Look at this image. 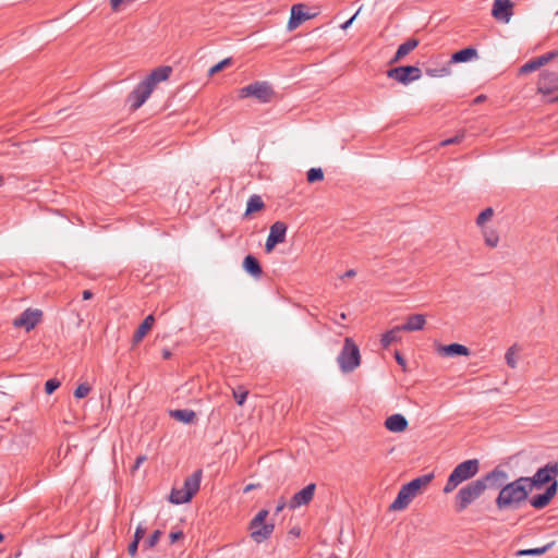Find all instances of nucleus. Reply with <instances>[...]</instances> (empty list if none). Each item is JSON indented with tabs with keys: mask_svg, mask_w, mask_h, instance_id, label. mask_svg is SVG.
I'll list each match as a JSON object with an SVG mask.
<instances>
[{
	"mask_svg": "<svg viewBox=\"0 0 558 558\" xmlns=\"http://www.w3.org/2000/svg\"><path fill=\"white\" fill-rule=\"evenodd\" d=\"M527 481L521 476L510 483H507L500 490L496 498V507L498 510H517L527 499L531 493L529 489Z\"/></svg>",
	"mask_w": 558,
	"mask_h": 558,
	"instance_id": "nucleus-1",
	"label": "nucleus"
},
{
	"mask_svg": "<svg viewBox=\"0 0 558 558\" xmlns=\"http://www.w3.org/2000/svg\"><path fill=\"white\" fill-rule=\"evenodd\" d=\"M434 478V473L424 474L418 476L411 482L404 484L393 502L390 505V510H403L405 509L410 502L416 497V495L421 492V489L427 486Z\"/></svg>",
	"mask_w": 558,
	"mask_h": 558,
	"instance_id": "nucleus-2",
	"label": "nucleus"
},
{
	"mask_svg": "<svg viewBox=\"0 0 558 558\" xmlns=\"http://www.w3.org/2000/svg\"><path fill=\"white\" fill-rule=\"evenodd\" d=\"M480 470L477 459H470L459 463L450 473L444 486V493H452L461 483L473 478Z\"/></svg>",
	"mask_w": 558,
	"mask_h": 558,
	"instance_id": "nucleus-3",
	"label": "nucleus"
},
{
	"mask_svg": "<svg viewBox=\"0 0 558 558\" xmlns=\"http://www.w3.org/2000/svg\"><path fill=\"white\" fill-rule=\"evenodd\" d=\"M203 471L201 469L194 471L190 476L184 480L182 488H172L169 495V501L174 505H182L189 502L193 496L198 492Z\"/></svg>",
	"mask_w": 558,
	"mask_h": 558,
	"instance_id": "nucleus-4",
	"label": "nucleus"
},
{
	"mask_svg": "<svg viewBox=\"0 0 558 558\" xmlns=\"http://www.w3.org/2000/svg\"><path fill=\"white\" fill-rule=\"evenodd\" d=\"M337 363L342 373L348 374L356 369L361 364V353L352 338L347 337L343 347L337 356Z\"/></svg>",
	"mask_w": 558,
	"mask_h": 558,
	"instance_id": "nucleus-5",
	"label": "nucleus"
},
{
	"mask_svg": "<svg viewBox=\"0 0 558 558\" xmlns=\"http://www.w3.org/2000/svg\"><path fill=\"white\" fill-rule=\"evenodd\" d=\"M485 492V484L475 480L459 489L454 498L457 512L464 511L472 502L478 499Z\"/></svg>",
	"mask_w": 558,
	"mask_h": 558,
	"instance_id": "nucleus-6",
	"label": "nucleus"
},
{
	"mask_svg": "<svg viewBox=\"0 0 558 558\" xmlns=\"http://www.w3.org/2000/svg\"><path fill=\"white\" fill-rule=\"evenodd\" d=\"M268 514V510L262 509L250 522L251 537L256 543H263L267 541L275 530V524L272 522H266Z\"/></svg>",
	"mask_w": 558,
	"mask_h": 558,
	"instance_id": "nucleus-7",
	"label": "nucleus"
},
{
	"mask_svg": "<svg viewBox=\"0 0 558 558\" xmlns=\"http://www.w3.org/2000/svg\"><path fill=\"white\" fill-rule=\"evenodd\" d=\"M558 476V462H549L545 466L539 468L536 473L529 477L524 476V480L527 481V486L531 492L534 488H542L544 485H549L553 481H557Z\"/></svg>",
	"mask_w": 558,
	"mask_h": 558,
	"instance_id": "nucleus-8",
	"label": "nucleus"
},
{
	"mask_svg": "<svg viewBox=\"0 0 558 558\" xmlns=\"http://www.w3.org/2000/svg\"><path fill=\"white\" fill-rule=\"evenodd\" d=\"M274 95V89L268 82H254L239 90L240 98L254 97L262 104L269 102Z\"/></svg>",
	"mask_w": 558,
	"mask_h": 558,
	"instance_id": "nucleus-9",
	"label": "nucleus"
},
{
	"mask_svg": "<svg viewBox=\"0 0 558 558\" xmlns=\"http://www.w3.org/2000/svg\"><path fill=\"white\" fill-rule=\"evenodd\" d=\"M387 76L400 84L408 85L422 77V71L415 65H401L387 71Z\"/></svg>",
	"mask_w": 558,
	"mask_h": 558,
	"instance_id": "nucleus-10",
	"label": "nucleus"
},
{
	"mask_svg": "<svg viewBox=\"0 0 558 558\" xmlns=\"http://www.w3.org/2000/svg\"><path fill=\"white\" fill-rule=\"evenodd\" d=\"M153 88L144 80L140 82L128 96L131 108L136 110L141 108L153 93Z\"/></svg>",
	"mask_w": 558,
	"mask_h": 558,
	"instance_id": "nucleus-11",
	"label": "nucleus"
},
{
	"mask_svg": "<svg viewBox=\"0 0 558 558\" xmlns=\"http://www.w3.org/2000/svg\"><path fill=\"white\" fill-rule=\"evenodd\" d=\"M287 225L283 221H276L270 226L269 234L265 243V251L270 253L275 246L284 242L287 234Z\"/></svg>",
	"mask_w": 558,
	"mask_h": 558,
	"instance_id": "nucleus-12",
	"label": "nucleus"
},
{
	"mask_svg": "<svg viewBox=\"0 0 558 558\" xmlns=\"http://www.w3.org/2000/svg\"><path fill=\"white\" fill-rule=\"evenodd\" d=\"M41 316L40 310L27 308L13 320V326L16 328L23 327L26 331H31L39 324Z\"/></svg>",
	"mask_w": 558,
	"mask_h": 558,
	"instance_id": "nucleus-13",
	"label": "nucleus"
},
{
	"mask_svg": "<svg viewBox=\"0 0 558 558\" xmlns=\"http://www.w3.org/2000/svg\"><path fill=\"white\" fill-rule=\"evenodd\" d=\"M477 480L485 484V490L487 488L501 489L507 484L508 474L506 471L497 466Z\"/></svg>",
	"mask_w": 558,
	"mask_h": 558,
	"instance_id": "nucleus-14",
	"label": "nucleus"
},
{
	"mask_svg": "<svg viewBox=\"0 0 558 558\" xmlns=\"http://www.w3.org/2000/svg\"><path fill=\"white\" fill-rule=\"evenodd\" d=\"M558 490V482L553 481L545 489L543 494L534 495L527 499L530 505L535 509H544L547 507L551 499L556 496Z\"/></svg>",
	"mask_w": 558,
	"mask_h": 558,
	"instance_id": "nucleus-15",
	"label": "nucleus"
},
{
	"mask_svg": "<svg viewBox=\"0 0 558 558\" xmlns=\"http://www.w3.org/2000/svg\"><path fill=\"white\" fill-rule=\"evenodd\" d=\"M513 3L511 0H494L492 15L501 23H509L513 15Z\"/></svg>",
	"mask_w": 558,
	"mask_h": 558,
	"instance_id": "nucleus-16",
	"label": "nucleus"
},
{
	"mask_svg": "<svg viewBox=\"0 0 558 558\" xmlns=\"http://www.w3.org/2000/svg\"><path fill=\"white\" fill-rule=\"evenodd\" d=\"M558 90V73L543 71L537 82V92L544 95Z\"/></svg>",
	"mask_w": 558,
	"mask_h": 558,
	"instance_id": "nucleus-17",
	"label": "nucleus"
},
{
	"mask_svg": "<svg viewBox=\"0 0 558 558\" xmlns=\"http://www.w3.org/2000/svg\"><path fill=\"white\" fill-rule=\"evenodd\" d=\"M316 485L314 483L308 484L300 492L295 493L290 499L289 507L290 509H296L301 506L308 505L315 494Z\"/></svg>",
	"mask_w": 558,
	"mask_h": 558,
	"instance_id": "nucleus-18",
	"label": "nucleus"
},
{
	"mask_svg": "<svg viewBox=\"0 0 558 558\" xmlns=\"http://www.w3.org/2000/svg\"><path fill=\"white\" fill-rule=\"evenodd\" d=\"M305 9L306 5L303 3H296L292 5L291 15L288 22V28L290 31L295 29L304 21H307L313 17V15L306 12Z\"/></svg>",
	"mask_w": 558,
	"mask_h": 558,
	"instance_id": "nucleus-19",
	"label": "nucleus"
},
{
	"mask_svg": "<svg viewBox=\"0 0 558 558\" xmlns=\"http://www.w3.org/2000/svg\"><path fill=\"white\" fill-rule=\"evenodd\" d=\"M172 73V68L169 65H161L154 69L150 74L145 77V82L155 89L156 85L160 82L167 81Z\"/></svg>",
	"mask_w": 558,
	"mask_h": 558,
	"instance_id": "nucleus-20",
	"label": "nucleus"
},
{
	"mask_svg": "<svg viewBox=\"0 0 558 558\" xmlns=\"http://www.w3.org/2000/svg\"><path fill=\"white\" fill-rule=\"evenodd\" d=\"M420 44V40L416 38H410L403 44H401L392 59L390 60V64L397 63L401 61L405 56H408L412 50H414Z\"/></svg>",
	"mask_w": 558,
	"mask_h": 558,
	"instance_id": "nucleus-21",
	"label": "nucleus"
},
{
	"mask_svg": "<svg viewBox=\"0 0 558 558\" xmlns=\"http://www.w3.org/2000/svg\"><path fill=\"white\" fill-rule=\"evenodd\" d=\"M426 324L425 316L423 314H413L407 318L403 325H400L401 331H418L424 328Z\"/></svg>",
	"mask_w": 558,
	"mask_h": 558,
	"instance_id": "nucleus-22",
	"label": "nucleus"
},
{
	"mask_svg": "<svg viewBox=\"0 0 558 558\" xmlns=\"http://www.w3.org/2000/svg\"><path fill=\"white\" fill-rule=\"evenodd\" d=\"M385 427L393 433H400L407 429L408 421L402 414H393L386 418Z\"/></svg>",
	"mask_w": 558,
	"mask_h": 558,
	"instance_id": "nucleus-23",
	"label": "nucleus"
},
{
	"mask_svg": "<svg viewBox=\"0 0 558 558\" xmlns=\"http://www.w3.org/2000/svg\"><path fill=\"white\" fill-rule=\"evenodd\" d=\"M243 268L247 274H250L254 278H260L263 274L259 260L253 255H247L244 257Z\"/></svg>",
	"mask_w": 558,
	"mask_h": 558,
	"instance_id": "nucleus-24",
	"label": "nucleus"
},
{
	"mask_svg": "<svg viewBox=\"0 0 558 558\" xmlns=\"http://www.w3.org/2000/svg\"><path fill=\"white\" fill-rule=\"evenodd\" d=\"M154 322H155V317L154 315H148L146 316V318L143 320V323L138 326V328L136 329V331L134 332L133 335V343L134 344H137L140 343L143 338L148 333V331L151 329L153 325H154Z\"/></svg>",
	"mask_w": 558,
	"mask_h": 558,
	"instance_id": "nucleus-25",
	"label": "nucleus"
},
{
	"mask_svg": "<svg viewBox=\"0 0 558 558\" xmlns=\"http://www.w3.org/2000/svg\"><path fill=\"white\" fill-rule=\"evenodd\" d=\"M477 58V50L473 47H466L452 53L449 63H462Z\"/></svg>",
	"mask_w": 558,
	"mask_h": 558,
	"instance_id": "nucleus-26",
	"label": "nucleus"
},
{
	"mask_svg": "<svg viewBox=\"0 0 558 558\" xmlns=\"http://www.w3.org/2000/svg\"><path fill=\"white\" fill-rule=\"evenodd\" d=\"M169 414L172 418L185 424H191L196 421V413L190 409L171 410Z\"/></svg>",
	"mask_w": 558,
	"mask_h": 558,
	"instance_id": "nucleus-27",
	"label": "nucleus"
},
{
	"mask_svg": "<svg viewBox=\"0 0 558 558\" xmlns=\"http://www.w3.org/2000/svg\"><path fill=\"white\" fill-rule=\"evenodd\" d=\"M439 352L447 356H456V355H469L470 350L460 343H451L448 345H442L439 349Z\"/></svg>",
	"mask_w": 558,
	"mask_h": 558,
	"instance_id": "nucleus-28",
	"label": "nucleus"
},
{
	"mask_svg": "<svg viewBox=\"0 0 558 558\" xmlns=\"http://www.w3.org/2000/svg\"><path fill=\"white\" fill-rule=\"evenodd\" d=\"M554 542H550L542 547L537 548H530V549H520L515 553V556L523 557V556H542L545 553H547L553 546Z\"/></svg>",
	"mask_w": 558,
	"mask_h": 558,
	"instance_id": "nucleus-29",
	"label": "nucleus"
},
{
	"mask_svg": "<svg viewBox=\"0 0 558 558\" xmlns=\"http://www.w3.org/2000/svg\"><path fill=\"white\" fill-rule=\"evenodd\" d=\"M401 329L399 326L393 327L381 336L380 342L384 348H388L392 342L400 339Z\"/></svg>",
	"mask_w": 558,
	"mask_h": 558,
	"instance_id": "nucleus-30",
	"label": "nucleus"
},
{
	"mask_svg": "<svg viewBox=\"0 0 558 558\" xmlns=\"http://www.w3.org/2000/svg\"><path fill=\"white\" fill-rule=\"evenodd\" d=\"M265 206L263 199L258 195H252L246 204L245 216L263 209Z\"/></svg>",
	"mask_w": 558,
	"mask_h": 558,
	"instance_id": "nucleus-31",
	"label": "nucleus"
},
{
	"mask_svg": "<svg viewBox=\"0 0 558 558\" xmlns=\"http://www.w3.org/2000/svg\"><path fill=\"white\" fill-rule=\"evenodd\" d=\"M485 244L489 247H496L499 243V235L495 230H483Z\"/></svg>",
	"mask_w": 558,
	"mask_h": 558,
	"instance_id": "nucleus-32",
	"label": "nucleus"
},
{
	"mask_svg": "<svg viewBox=\"0 0 558 558\" xmlns=\"http://www.w3.org/2000/svg\"><path fill=\"white\" fill-rule=\"evenodd\" d=\"M425 73L430 77H442L450 74V68L448 65L441 68H426Z\"/></svg>",
	"mask_w": 558,
	"mask_h": 558,
	"instance_id": "nucleus-33",
	"label": "nucleus"
},
{
	"mask_svg": "<svg viewBox=\"0 0 558 558\" xmlns=\"http://www.w3.org/2000/svg\"><path fill=\"white\" fill-rule=\"evenodd\" d=\"M306 179L310 183L322 181L324 179L322 168H311L306 173Z\"/></svg>",
	"mask_w": 558,
	"mask_h": 558,
	"instance_id": "nucleus-34",
	"label": "nucleus"
},
{
	"mask_svg": "<svg viewBox=\"0 0 558 558\" xmlns=\"http://www.w3.org/2000/svg\"><path fill=\"white\" fill-rule=\"evenodd\" d=\"M162 532L160 530H156L153 534L143 543L144 549H150L156 546L159 542Z\"/></svg>",
	"mask_w": 558,
	"mask_h": 558,
	"instance_id": "nucleus-35",
	"label": "nucleus"
},
{
	"mask_svg": "<svg viewBox=\"0 0 558 558\" xmlns=\"http://www.w3.org/2000/svg\"><path fill=\"white\" fill-rule=\"evenodd\" d=\"M494 215V210L492 207L485 208L476 218V225L478 227H483L484 223L489 220Z\"/></svg>",
	"mask_w": 558,
	"mask_h": 558,
	"instance_id": "nucleus-36",
	"label": "nucleus"
},
{
	"mask_svg": "<svg viewBox=\"0 0 558 558\" xmlns=\"http://www.w3.org/2000/svg\"><path fill=\"white\" fill-rule=\"evenodd\" d=\"M92 390V387L87 383L80 384L74 390V397L77 399L85 398Z\"/></svg>",
	"mask_w": 558,
	"mask_h": 558,
	"instance_id": "nucleus-37",
	"label": "nucleus"
},
{
	"mask_svg": "<svg viewBox=\"0 0 558 558\" xmlns=\"http://www.w3.org/2000/svg\"><path fill=\"white\" fill-rule=\"evenodd\" d=\"M247 395H248V391L246 389H244L243 387H239L238 389L233 390V398L239 405L244 404Z\"/></svg>",
	"mask_w": 558,
	"mask_h": 558,
	"instance_id": "nucleus-38",
	"label": "nucleus"
},
{
	"mask_svg": "<svg viewBox=\"0 0 558 558\" xmlns=\"http://www.w3.org/2000/svg\"><path fill=\"white\" fill-rule=\"evenodd\" d=\"M506 362L509 367L515 368L517 360H515V345L510 347L505 355Z\"/></svg>",
	"mask_w": 558,
	"mask_h": 558,
	"instance_id": "nucleus-39",
	"label": "nucleus"
},
{
	"mask_svg": "<svg viewBox=\"0 0 558 558\" xmlns=\"http://www.w3.org/2000/svg\"><path fill=\"white\" fill-rule=\"evenodd\" d=\"M558 56V51L557 50H551L547 53H544L539 57H537V63L539 64V66H543L545 64H547L549 61L554 60L556 57Z\"/></svg>",
	"mask_w": 558,
	"mask_h": 558,
	"instance_id": "nucleus-40",
	"label": "nucleus"
},
{
	"mask_svg": "<svg viewBox=\"0 0 558 558\" xmlns=\"http://www.w3.org/2000/svg\"><path fill=\"white\" fill-rule=\"evenodd\" d=\"M231 63H232V59L226 58L222 61L215 64L214 66H211L208 71V73H209V75H214V74L220 72L221 70H223L227 65H230Z\"/></svg>",
	"mask_w": 558,
	"mask_h": 558,
	"instance_id": "nucleus-41",
	"label": "nucleus"
},
{
	"mask_svg": "<svg viewBox=\"0 0 558 558\" xmlns=\"http://www.w3.org/2000/svg\"><path fill=\"white\" fill-rule=\"evenodd\" d=\"M61 383L57 378L48 379L45 384V391L47 395L53 393L59 387Z\"/></svg>",
	"mask_w": 558,
	"mask_h": 558,
	"instance_id": "nucleus-42",
	"label": "nucleus"
},
{
	"mask_svg": "<svg viewBox=\"0 0 558 558\" xmlns=\"http://www.w3.org/2000/svg\"><path fill=\"white\" fill-rule=\"evenodd\" d=\"M539 64L537 63V59L534 58V59H531L529 62H526L524 65H522L521 68V73H530V72H533L537 69H539Z\"/></svg>",
	"mask_w": 558,
	"mask_h": 558,
	"instance_id": "nucleus-43",
	"label": "nucleus"
},
{
	"mask_svg": "<svg viewBox=\"0 0 558 558\" xmlns=\"http://www.w3.org/2000/svg\"><path fill=\"white\" fill-rule=\"evenodd\" d=\"M464 138V132H460L458 133L456 136L453 137H450V138H447V140H444L440 145L441 146H448V145H452V144H459L462 142V140Z\"/></svg>",
	"mask_w": 558,
	"mask_h": 558,
	"instance_id": "nucleus-44",
	"label": "nucleus"
},
{
	"mask_svg": "<svg viewBox=\"0 0 558 558\" xmlns=\"http://www.w3.org/2000/svg\"><path fill=\"white\" fill-rule=\"evenodd\" d=\"M145 532H146V530L142 525H138L136 527V530H135L134 539L133 541H136V542L140 543L141 539L144 537Z\"/></svg>",
	"mask_w": 558,
	"mask_h": 558,
	"instance_id": "nucleus-45",
	"label": "nucleus"
},
{
	"mask_svg": "<svg viewBox=\"0 0 558 558\" xmlns=\"http://www.w3.org/2000/svg\"><path fill=\"white\" fill-rule=\"evenodd\" d=\"M183 532L182 531H175V532H171L169 534V539H170V544H174L175 542H178L179 539L183 538Z\"/></svg>",
	"mask_w": 558,
	"mask_h": 558,
	"instance_id": "nucleus-46",
	"label": "nucleus"
},
{
	"mask_svg": "<svg viewBox=\"0 0 558 558\" xmlns=\"http://www.w3.org/2000/svg\"><path fill=\"white\" fill-rule=\"evenodd\" d=\"M138 542L136 541H132L129 546H128V553L130 554V556L134 557L137 553V548H138Z\"/></svg>",
	"mask_w": 558,
	"mask_h": 558,
	"instance_id": "nucleus-47",
	"label": "nucleus"
},
{
	"mask_svg": "<svg viewBox=\"0 0 558 558\" xmlns=\"http://www.w3.org/2000/svg\"><path fill=\"white\" fill-rule=\"evenodd\" d=\"M287 506V502L283 498H281L279 501H278V505L276 506V509H275V512L274 514L277 515L279 514L283 509L284 507Z\"/></svg>",
	"mask_w": 558,
	"mask_h": 558,
	"instance_id": "nucleus-48",
	"label": "nucleus"
},
{
	"mask_svg": "<svg viewBox=\"0 0 558 558\" xmlns=\"http://www.w3.org/2000/svg\"><path fill=\"white\" fill-rule=\"evenodd\" d=\"M124 0H110V5L113 11H117Z\"/></svg>",
	"mask_w": 558,
	"mask_h": 558,
	"instance_id": "nucleus-49",
	"label": "nucleus"
},
{
	"mask_svg": "<svg viewBox=\"0 0 558 558\" xmlns=\"http://www.w3.org/2000/svg\"><path fill=\"white\" fill-rule=\"evenodd\" d=\"M359 12H356L352 17H350L348 21H345L342 25H341V28L342 29H347L348 27L351 26L353 20L356 17Z\"/></svg>",
	"mask_w": 558,
	"mask_h": 558,
	"instance_id": "nucleus-50",
	"label": "nucleus"
},
{
	"mask_svg": "<svg viewBox=\"0 0 558 558\" xmlns=\"http://www.w3.org/2000/svg\"><path fill=\"white\" fill-rule=\"evenodd\" d=\"M146 460V457L145 456H138L135 460V463H134V466L133 469H138L140 465Z\"/></svg>",
	"mask_w": 558,
	"mask_h": 558,
	"instance_id": "nucleus-51",
	"label": "nucleus"
},
{
	"mask_svg": "<svg viewBox=\"0 0 558 558\" xmlns=\"http://www.w3.org/2000/svg\"><path fill=\"white\" fill-rule=\"evenodd\" d=\"M260 487V484H247L245 487H244V493H248L253 489H256V488H259Z\"/></svg>",
	"mask_w": 558,
	"mask_h": 558,
	"instance_id": "nucleus-52",
	"label": "nucleus"
},
{
	"mask_svg": "<svg viewBox=\"0 0 558 558\" xmlns=\"http://www.w3.org/2000/svg\"><path fill=\"white\" fill-rule=\"evenodd\" d=\"M396 361L399 365L401 366H404L405 365V360L404 357L400 354V353H396Z\"/></svg>",
	"mask_w": 558,
	"mask_h": 558,
	"instance_id": "nucleus-53",
	"label": "nucleus"
},
{
	"mask_svg": "<svg viewBox=\"0 0 558 558\" xmlns=\"http://www.w3.org/2000/svg\"><path fill=\"white\" fill-rule=\"evenodd\" d=\"M355 275L356 271L354 269H349L343 274L342 278H353Z\"/></svg>",
	"mask_w": 558,
	"mask_h": 558,
	"instance_id": "nucleus-54",
	"label": "nucleus"
},
{
	"mask_svg": "<svg viewBox=\"0 0 558 558\" xmlns=\"http://www.w3.org/2000/svg\"><path fill=\"white\" fill-rule=\"evenodd\" d=\"M93 298V292L90 290H84L83 291V299L84 300H90Z\"/></svg>",
	"mask_w": 558,
	"mask_h": 558,
	"instance_id": "nucleus-55",
	"label": "nucleus"
},
{
	"mask_svg": "<svg viewBox=\"0 0 558 558\" xmlns=\"http://www.w3.org/2000/svg\"><path fill=\"white\" fill-rule=\"evenodd\" d=\"M485 99V96L484 95H480L475 98V102L478 104V102H482L483 100Z\"/></svg>",
	"mask_w": 558,
	"mask_h": 558,
	"instance_id": "nucleus-56",
	"label": "nucleus"
},
{
	"mask_svg": "<svg viewBox=\"0 0 558 558\" xmlns=\"http://www.w3.org/2000/svg\"><path fill=\"white\" fill-rule=\"evenodd\" d=\"M163 357L165 359H169L170 357V352L169 351H165L163 352Z\"/></svg>",
	"mask_w": 558,
	"mask_h": 558,
	"instance_id": "nucleus-57",
	"label": "nucleus"
},
{
	"mask_svg": "<svg viewBox=\"0 0 558 558\" xmlns=\"http://www.w3.org/2000/svg\"><path fill=\"white\" fill-rule=\"evenodd\" d=\"M549 101H550V102H558V95H557V96H555V97H553Z\"/></svg>",
	"mask_w": 558,
	"mask_h": 558,
	"instance_id": "nucleus-58",
	"label": "nucleus"
},
{
	"mask_svg": "<svg viewBox=\"0 0 558 558\" xmlns=\"http://www.w3.org/2000/svg\"><path fill=\"white\" fill-rule=\"evenodd\" d=\"M4 184V179L2 175H0V187Z\"/></svg>",
	"mask_w": 558,
	"mask_h": 558,
	"instance_id": "nucleus-59",
	"label": "nucleus"
},
{
	"mask_svg": "<svg viewBox=\"0 0 558 558\" xmlns=\"http://www.w3.org/2000/svg\"><path fill=\"white\" fill-rule=\"evenodd\" d=\"M340 317H341V319H345V318H347V316H345V314H344V313H341V314H340Z\"/></svg>",
	"mask_w": 558,
	"mask_h": 558,
	"instance_id": "nucleus-60",
	"label": "nucleus"
},
{
	"mask_svg": "<svg viewBox=\"0 0 558 558\" xmlns=\"http://www.w3.org/2000/svg\"><path fill=\"white\" fill-rule=\"evenodd\" d=\"M4 536L3 534L0 532V543L3 541Z\"/></svg>",
	"mask_w": 558,
	"mask_h": 558,
	"instance_id": "nucleus-61",
	"label": "nucleus"
},
{
	"mask_svg": "<svg viewBox=\"0 0 558 558\" xmlns=\"http://www.w3.org/2000/svg\"><path fill=\"white\" fill-rule=\"evenodd\" d=\"M291 532H292L293 534L299 535V531L296 532V531L292 530Z\"/></svg>",
	"mask_w": 558,
	"mask_h": 558,
	"instance_id": "nucleus-62",
	"label": "nucleus"
}]
</instances>
